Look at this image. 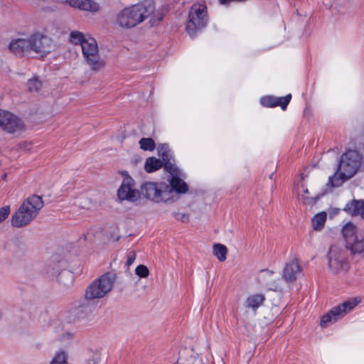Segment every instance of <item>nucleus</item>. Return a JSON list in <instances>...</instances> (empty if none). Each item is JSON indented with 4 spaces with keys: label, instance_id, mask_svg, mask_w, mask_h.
I'll list each match as a JSON object with an SVG mask.
<instances>
[{
    "label": "nucleus",
    "instance_id": "23",
    "mask_svg": "<svg viewBox=\"0 0 364 364\" xmlns=\"http://www.w3.org/2000/svg\"><path fill=\"white\" fill-rule=\"evenodd\" d=\"M326 220V213H320L316 214L312 219V225L314 230H320L324 226Z\"/></svg>",
    "mask_w": 364,
    "mask_h": 364
},
{
    "label": "nucleus",
    "instance_id": "2",
    "mask_svg": "<svg viewBox=\"0 0 364 364\" xmlns=\"http://www.w3.org/2000/svg\"><path fill=\"white\" fill-rule=\"evenodd\" d=\"M43 207L41 197L33 195L28 197L11 217V225L22 228L30 224L38 215Z\"/></svg>",
    "mask_w": 364,
    "mask_h": 364
},
{
    "label": "nucleus",
    "instance_id": "6",
    "mask_svg": "<svg viewBox=\"0 0 364 364\" xmlns=\"http://www.w3.org/2000/svg\"><path fill=\"white\" fill-rule=\"evenodd\" d=\"M81 48L84 59L92 70L99 71L105 67V62L100 56L98 46L95 38L88 36Z\"/></svg>",
    "mask_w": 364,
    "mask_h": 364
},
{
    "label": "nucleus",
    "instance_id": "28",
    "mask_svg": "<svg viewBox=\"0 0 364 364\" xmlns=\"http://www.w3.org/2000/svg\"><path fill=\"white\" fill-rule=\"evenodd\" d=\"M41 87L42 82L37 77L31 78L28 81V89L30 92H38Z\"/></svg>",
    "mask_w": 364,
    "mask_h": 364
},
{
    "label": "nucleus",
    "instance_id": "34",
    "mask_svg": "<svg viewBox=\"0 0 364 364\" xmlns=\"http://www.w3.org/2000/svg\"><path fill=\"white\" fill-rule=\"evenodd\" d=\"M316 198H313L309 196V192L307 188H304V194L299 196V200L304 204H310L315 202Z\"/></svg>",
    "mask_w": 364,
    "mask_h": 364
},
{
    "label": "nucleus",
    "instance_id": "7",
    "mask_svg": "<svg viewBox=\"0 0 364 364\" xmlns=\"http://www.w3.org/2000/svg\"><path fill=\"white\" fill-rule=\"evenodd\" d=\"M359 301L356 298H353L333 307L328 313L322 316L320 323L321 327H327L341 319L353 310Z\"/></svg>",
    "mask_w": 364,
    "mask_h": 364
},
{
    "label": "nucleus",
    "instance_id": "9",
    "mask_svg": "<svg viewBox=\"0 0 364 364\" xmlns=\"http://www.w3.org/2000/svg\"><path fill=\"white\" fill-rule=\"evenodd\" d=\"M328 267L333 273H338L347 270L348 263L345 249L336 245H332L328 251Z\"/></svg>",
    "mask_w": 364,
    "mask_h": 364
},
{
    "label": "nucleus",
    "instance_id": "33",
    "mask_svg": "<svg viewBox=\"0 0 364 364\" xmlns=\"http://www.w3.org/2000/svg\"><path fill=\"white\" fill-rule=\"evenodd\" d=\"M12 247H13V251L18 254L19 252H23L25 251V250L26 249V245L23 242H21L20 240H15L14 242H13V244H12Z\"/></svg>",
    "mask_w": 364,
    "mask_h": 364
},
{
    "label": "nucleus",
    "instance_id": "29",
    "mask_svg": "<svg viewBox=\"0 0 364 364\" xmlns=\"http://www.w3.org/2000/svg\"><path fill=\"white\" fill-rule=\"evenodd\" d=\"M158 154L161 156L164 161H166L169 157V148L166 144H159L157 147Z\"/></svg>",
    "mask_w": 364,
    "mask_h": 364
},
{
    "label": "nucleus",
    "instance_id": "32",
    "mask_svg": "<svg viewBox=\"0 0 364 364\" xmlns=\"http://www.w3.org/2000/svg\"><path fill=\"white\" fill-rule=\"evenodd\" d=\"M291 98V95H287L285 97H277V106H280L283 110L286 109Z\"/></svg>",
    "mask_w": 364,
    "mask_h": 364
},
{
    "label": "nucleus",
    "instance_id": "15",
    "mask_svg": "<svg viewBox=\"0 0 364 364\" xmlns=\"http://www.w3.org/2000/svg\"><path fill=\"white\" fill-rule=\"evenodd\" d=\"M301 267L298 259H293L286 263L282 273V277L287 282H294L296 280Z\"/></svg>",
    "mask_w": 364,
    "mask_h": 364
},
{
    "label": "nucleus",
    "instance_id": "18",
    "mask_svg": "<svg viewBox=\"0 0 364 364\" xmlns=\"http://www.w3.org/2000/svg\"><path fill=\"white\" fill-rule=\"evenodd\" d=\"M265 300V296L262 294H255L249 296L245 301V306L256 311L260 306L262 305Z\"/></svg>",
    "mask_w": 364,
    "mask_h": 364
},
{
    "label": "nucleus",
    "instance_id": "36",
    "mask_svg": "<svg viewBox=\"0 0 364 364\" xmlns=\"http://www.w3.org/2000/svg\"><path fill=\"white\" fill-rule=\"evenodd\" d=\"M10 213V207L9 205L4 206L0 208V223L4 221Z\"/></svg>",
    "mask_w": 364,
    "mask_h": 364
},
{
    "label": "nucleus",
    "instance_id": "37",
    "mask_svg": "<svg viewBox=\"0 0 364 364\" xmlns=\"http://www.w3.org/2000/svg\"><path fill=\"white\" fill-rule=\"evenodd\" d=\"M136 259V253L133 250L128 251L127 253L126 265L129 267L131 266Z\"/></svg>",
    "mask_w": 364,
    "mask_h": 364
},
{
    "label": "nucleus",
    "instance_id": "20",
    "mask_svg": "<svg viewBox=\"0 0 364 364\" xmlns=\"http://www.w3.org/2000/svg\"><path fill=\"white\" fill-rule=\"evenodd\" d=\"M170 185L173 190L179 193H185L188 191L187 184L177 176L171 177Z\"/></svg>",
    "mask_w": 364,
    "mask_h": 364
},
{
    "label": "nucleus",
    "instance_id": "30",
    "mask_svg": "<svg viewBox=\"0 0 364 364\" xmlns=\"http://www.w3.org/2000/svg\"><path fill=\"white\" fill-rule=\"evenodd\" d=\"M277 97H272V96H266L264 97H262L260 100L261 104L267 107H277Z\"/></svg>",
    "mask_w": 364,
    "mask_h": 364
},
{
    "label": "nucleus",
    "instance_id": "39",
    "mask_svg": "<svg viewBox=\"0 0 364 364\" xmlns=\"http://www.w3.org/2000/svg\"><path fill=\"white\" fill-rule=\"evenodd\" d=\"M98 363L97 358H91L87 360L86 364H97Z\"/></svg>",
    "mask_w": 364,
    "mask_h": 364
},
{
    "label": "nucleus",
    "instance_id": "35",
    "mask_svg": "<svg viewBox=\"0 0 364 364\" xmlns=\"http://www.w3.org/2000/svg\"><path fill=\"white\" fill-rule=\"evenodd\" d=\"M164 168L166 171L171 174L172 176H177L178 169L171 162L167 161L164 164Z\"/></svg>",
    "mask_w": 364,
    "mask_h": 364
},
{
    "label": "nucleus",
    "instance_id": "38",
    "mask_svg": "<svg viewBox=\"0 0 364 364\" xmlns=\"http://www.w3.org/2000/svg\"><path fill=\"white\" fill-rule=\"evenodd\" d=\"M173 216L176 219H177L183 223H187V222H188V220H189L188 215L183 213H180V212L175 213Z\"/></svg>",
    "mask_w": 364,
    "mask_h": 364
},
{
    "label": "nucleus",
    "instance_id": "1",
    "mask_svg": "<svg viewBox=\"0 0 364 364\" xmlns=\"http://www.w3.org/2000/svg\"><path fill=\"white\" fill-rule=\"evenodd\" d=\"M154 4L145 0L126 7L118 12L116 23L123 28H132L144 21L154 11Z\"/></svg>",
    "mask_w": 364,
    "mask_h": 364
},
{
    "label": "nucleus",
    "instance_id": "40",
    "mask_svg": "<svg viewBox=\"0 0 364 364\" xmlns=\"http://www.w3.org/2000/svg\"><path fill=\"white\" fill-rule=\"evenodd\" d=\"M262 272H266L269 275H272L274 274V272L269 269H264L262 270Z\"/></svg>",
    "mask_w": 364,
    "mask_h": 364
},
{
    "label": "nucleus",
    "instance_id": "25",
    "mask_svg": "<svg viewBox=\"0 0 364 364\" xmlns=\"http://www.w3.org/2000/svg\"><path fill=\"white\" fill-rule=\"evenodd\" d=\"M139 144L140 149L144 151H153L156 147L155 142L151 138H141Z\"/></svg>",
    "mask_w": 364,
    "mask_h": 364
},
{
    "label": "nucleus",
    "instance_id": "11",
    "mask_svg": "<svg viewBox=\"0 0 364 364\" xmlns=\"http://www.w3.org/2000/svg\"><path fill=\"white\" fill-rule=\"evenodd\" d=\"M117 196L121 200L135 202L140 198V191L136 188L134 180L130 177H124L117 191Z\"/></svg>",
    "mask_w": 364,
    "mask_h": 364
},
{
    "label": "nucleus",
    "instance_id": "8",
    "mask_svg": "<svg viewBox=\"0 0 364 364\" xmlns=\"http://www.w3.org/2000/svg\"><path fill=\"white\" fill-rule=\"evenodd\" d=\"M28 37L31 53L43 57L50 53L53 48L52 39L41 32L33 33Z\"/></svg>",
    "mask_w": 364,
    "mask_h": 364
},
{
    "label": "nucleus",
    "instance_id": "26",
    "mask_svg": "<svg viewBox=\"0 0 364 364\" xmlns=\"http://www.w3.org/2000/svg\"><path fill=\"white\" fill-rule=\"evenodd\" d=\"M352 252L353 253H361L364 252V238L358 240L356 238L352 244L348 246Z\"/></svg>",
    "mask_w": 364,
    "mask_h": 364
},
{
    "label": "nucleus",
    "instance_id": "31",
    "mask_svg": "<svg viewBox=\"0 0 364 364\" xmlns=\"http://www.w3.org/2000/svg\"><path fill=\"white\" fill-rule=\"evenodd\" d=\"M135 274L141 278H146L149 274V270L145 265L139 264L135 269Z\"/></svg>",
    "mask_w": 364,
    "mask_h": 364
},
{
    "label": "nucleus",
    "instance_id": "27",
    "mask_svg": "<svg viewBox=\"0 0 364 364\" xmlns=\"http://www.w3.org/2000/svg\"><path fill=\"white\" fill-rule=\"evenodd\" d=\"M50 364H68V355L64 351H59L54 355Z\"/></svg>",
    "mask_w": 364,
    "mask_h": 364
},
{
    "label": "nucleus",
    "instance_id": "13",
    "mask_svg": "<svg viewBox=\"0 0 364 364\" xmlns=\"http://www.w3.org/2000/svg\"><path fill=\"white\" fill-rule=\"evenodd\" d=\"M164 188H168L166 184L146 182L141 185L140 193L147 199L159 203L164 200Z\"/></svg>",
    "mask_w": 364,
    "mask_h": 364
},
{
    "label": "nucleus",
    "instance_id": "41",
    "mask_svg": "<svg viewBox=\"0 0 364 364\" xmlns=\"http://www.w3.org/2000/svg\"><path fill=\"white\" fill-rule=\"evenodd\" d=\"M2 317V313L0 311V319Z\"/></svg>",
    "mask_w": 364,
    "mask_h": 364
},
{
    "label": "nucleus",
    "instance_id": "12",
    "mask_svg": "<svg viewBox=\"0 0 364 364\" xmlns=\"http://www.w3.org/2000/svg\"><path fill=\"white\" fill-rule=\"evenodd\" d=\"M0 127L5 132L14 134L23 130L24 124L17 116L0 109Z\"/></svg>",
    "mask_w": 364,
    "mask_h": 364
},
{
    "label": "nucleus",
    "instance_id": "21",
    "mask_svg": "<svg viewBox=\"0 0 364 364\" xmlns=\"http://www.w3.org/2000/svg\"><path fill=\"white\" fill-rule=\"evenodd\" d=\"M163 166L161 160L155 157H149L146 159L144 169L147 173H152Z\"/></svg>",
    "mask_w": 364,
    "mask_h": 364
},
{
    "label": "nucleus",
    "instance_id": "24",
    "mask_svg": "<svg viewBox=\"0 0 364 364\" xmlns=\"http://www.w3.org/2000/svg\"><path fill=\"white\" fill-rule=\"evenodd\" d=\"M88 36H84L82 33L77 31H71L70 33V42L75 45L80 44L81 48L82 47V43L87 40Z\"/></svg>",
    "mask_w": 364,
    "mask_h": 364
},
{
    "label": "nucleus",
    "instance_id": "14",
    "mask_svg": "<svg viewBox=\"0 0 364 364\" xmlns=\"http://www.w3.org/2000/svg\"><path fill=\"white\" fill-rule=\"evenodd\" d=\"M29 37L12 38L8 46L11 53L18 58L29 56L31 53Z\"/></svg>",
    "mask_w": 364,
    "mask_h": 364
},
{
    "label": "nucleus",
    "instance_id": "3",
    "mask_svg": "<svg viewBox=\"0 0 364 364\" xmlns=\"http://www.w3.org/2000/svg\"><path fill=\"white\" fill-rule=\"evenodd\" d=\"M361 164L360 154L354 150H349L342 155L338 172L329 177V182L333 186H339L342 183L353 177Z\"/></svg>",
    "mask_w": 364,
    "mask_h": 364
},
{
    "label": "nucleus",
    "instance_id": "22",
    "mask_svg": "<svg viewBox=\"0 0 364 364\" xmlns=\"http://www.w3.org/2000/svg\"><path fill=\"white\" fill-rule=\"evenodd\" d=\"M213 252L220 262H223L226 259L228 248L224 245L215 244Z\"/></svg>",
    "mask_w": 364,
    "mask_h": 364
},
{
    "label": "nucleus",
    "instance_id": "19",
    "mask_svg": "<svg viewBox=\"0 0 364 364\" xmlns=\"http://www.w3.org/2000/svg\"><path fill=\"white\" fill-rule=\"evenodd\" d=\"M342 234L346 241L347 247L349 246L357 238L355 226L350 223L346 224L343 228Z\"/></svg>",
    "mask_w": 364,
    "mask_h": 364
},
{
    "label": "nucleus",
    "instance_id": "5",
    "mask_svg": "<svg viewBox=\"0 0 364 364\" xmlns=\"http://www.w3.org/2000/svg\"><path fill=\"white\" fill-rule=\"evenodd\" d=\"M207 7L204 4H194L190 8L186 31L193 37L208 24Z\"/></svg>",
    "mask_w": 364,
    "mask_h": 364
},
{
    "label": "nucleus",
    "instance_id": "4",
    "mask_svg": "<svg viewBox=\"0 0 364 364\" xmlns=\"http://www.w3.org/2000/svg\"><path fill=\"white\" fill-rule=\"evenodd\" d=\"M115 280V274L112 272L104 274L87 287L85 293V299L91 301L103 298L112 289Z\"/></svg>",
    "mask_w": 364,
    "mask_h": 364
},
{
    "label": "nucleus",
    "instance_id": "10",
    "mask_svg": "<svg viewBox=\"0 0 364 364\" xmlns=\"http://www.w3.org/2000/svg\"><path fill=\"white\" fill-rule=\"evenodd\" d=\"M64 266L63 262L54 257L47 266V273L51 277H57L60 283L67 286L71 283L73 276L70 272L64 269Z\"/></svg>",
    "mask_w": 364,
    "mask_h": 364
},
{
    "label": "nucleus",
    "instance_id": "17",
    "mask_svg": "<svg viewBox=\"0 0 364 364\" xmlns=\"http://www.w3.org/2000/svg\"><path fill=\"white\" fill-rule=\"evenodd\" d=\"M344 210L353 215H360L364 218V200H353L346 205Z\"/></svg>",
    "mask_w": 364,
    "mask_h": 364
},
{
    "label": "nucleus",
    "instance_id": "16",
    "mask_svg": "<svg viewBox=\"0 0 364 364\" xmlns=\"http://www.w3.org/2000/svg\"><path fill=\"white\" fill-rule=\"evenodd\" d=\"M69 6L82 11L96 12L100 9L99 4L93 0H66Z\"/></svg>",
    "mask_w": 364,
    "mask_h": 364
}]
</instances>
